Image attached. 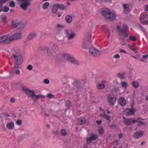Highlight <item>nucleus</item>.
Returning a JSON list of instances; mask_svg holds the SVG:
<instances>
[{
	"instance_id": "obj_40",
	"label": "nucleus",
	"mask_w": 148,
	"mask_h": 148,
	"mask_svg": "<svg viewBox=\"0 0 148 148\" xmlns=\"http://www.w3.org/2000/svg\"><path fill=\"white\" fill-rule=\"evenodd\" d=\"M99 133L101 135L103 134L104 133V129L102 127H101L99 131Z\"/></svg>"
},
{
	"instance_id": "obj_58",
	"label": "nucleus",
	"mask_w": 148,
	"mask_h": 148,
	"mask_svg": "<svg viewBox=\"0 0 148 148\" xmlns=\"http://www.w3.org/2000/svg\"><path fill=\"white\" fill-rule=\"evenodd\" d=\"M20 71L19 70H16L15 71V73L16 74H20Z\"/></svg>"
},
{
	"instance_id": "obj_18",
	"label": "nucleus",
	"mask_w": 148,
	"mask_h": 148,
	"mask_svg": "<svg viewBox=\"0 0 148 148\" xmlns=\"http://www.w3.org/2000/svg\"><path fill=\"white\" fill-rule=\"evenodd\" d=\"M123 7L124 9L125 13L126 14H128L130 11V5L126 3L123 4Z\"/></svg>"
},
{
	"instance_id": "obj_17",
	"label": "nucleus",
	"mask_w": 148,
	"mask_h": 148,
	"mask_svg": "<svg viewBox=\"0 0 148 148\" xmlns=\"http://www.w3.org/2000/svg\"><path fill=\"white\" fill-rule=\"evenodd\" d=\"M37 35V33L35 31L32 32L30 33L27 37V40H32Z\"/></svg>"
},
{
	"instance_id": "obj_52",
	"label": "nucleus",
	"mask_w": 148,
	"mask_h": 148,
	"mask_svg": "<svg viewBox=\"0 0 148 148\" xmlns=\"http://www.w3.org/2000/svg\"><path fill=\"white\" fill-rule=\"evenodd\" d=\"M44 83L46 84H48L49 83V81L48 79H45L44 80Z\"/></svg>"
},
{
	"instance_id": "obj_49",
	"label": "nucleus",
	"mask_w": 148,
	"mask_h": 148,
	"mask_svg": "<svg viewBox=\"0 0 148 148\" xmlns=\"http://www.w3.org/2000/svg\"><path fill=\"white\" fill-rule=\"evenodd\" d=\"M57 27L58 29L63 28L64 27V26L61 25L59 24H58L57 25Z\"/></svg>"
},
{
	"instance_id": "obj_29",
	"label": "nucleus",
	"mask_w": 148,
	"mask_h": 148,
	"mask_svg": "<svg viewBox=\"0 0 148 148\" xmlns=\"http://www.w3.org/2000/svg\"><path fill=\"white\" fill-rule=\"evenodd\" d=\"M82 47L85 49H88L89 46L87 42L84 41L82 44Z\"/></svg>"
},
{
	"instance_id": "obj_25",
	"label": "nucleus",
	"mask_w": 148,
	"mask_h": 148,
	"mask_svg": "<svg viewBox=\"0 0 148 148\" xmlns=\"http://www.w3.org/2000/svg\"><path fill=\"white\" fill-rule=\"evenodd\" d=\"M119 104L122 106H125L126 104V101L125 99L123 97L120 98L119 100Z\"/></svg>"
},
{
	"instance_id": "obj_54",
	"label": "nucleus",
	"mask_w": 148,
	"mask_h": 148,
	"mask_svg": "<svg viewBox=\"0 0 148 148\" xmlns=\"http://www.w3.org/2000/svg\"><path fill=\"white\" fill-rule=\"evenodd\" d=\"M47 97L49 98H51L54 97L53 95L49 93L47 95Z\"/></svg>"
},
{
	"instance_id": "obj_26",
	"label": "nucleus",
	"mask_w": 148,
	"mask_h": 148,
	"mask_svg": "<svg viewBox=\"0 0 148 148\" xmlns=\"http://www.w3.org/2000/svg\"><path fill=\"white\" fill-rule=\"evenodd\" d=\"M120 84L122 88L125 89H127L128 87L127 83L125 81L121 82Z\"/></svg>"
},
{
	"instance_id": "obj_59",
	"label": "nucleus",
	"mask_w": 148,
	"mask_h": 148,
	"mask_svg": "<svg viewBox=\"0 0 148 148\" xmlns=\"http://www.w3.org/2000/svg\"><path fill=\"white\" fill-rule=\"evenodd\" d=\"M128 47L132 50L134 48L132 46L130 45H128Z\"/></svg>"
},
{
	"instance_id": "obj_44",
	"label": "nucleus",
	"mask_w": 148,
	"mask_h": 148,
	"mask_svg": "<svg viewBox=\"0 0 148 148\" xmlns=\"http://www.w3.org/2000/svg\"><path fill=\"white\" fill-rule=\"evenodd\" d=\"M113 144L114 145H117L119 144V141L118 140H115L113 142Z\"/></svg>"
},
{
	"instance_id": "obj_45",
	"label": "nucleus",
	"mask_w": 148,
	"mask_h": 148,
	"mask_svg": "<svg viewBox=\"0 0 148 148\" xmlns=\"http://www.w3.org/2000/svg\"><path fill=\"white\" fill-rule=\"evenodd\" d=\"M71 33L68 30H64V34L67 36H68Z\"/></svg>"
},
{
	"instance_id": "obj_3",
	"label": "nucleus",
	"mask_w": 148,
	"mask_h": 148,
	"mask_svg": "<svg viewBox=\"0 0 148 148\" xmlns=\"http://www.w3.org/2000/svg\"><path fill=\"white\" fill-rule=\"evenodd\" d=\"M63 57L71 63L77 65H79V62L74 58L72 55L66 53L62 54Z\"/></svg>"
},
{
	"instance_id": "obj_30",
	"label": "nucleus",
	"mask_w": 148,
	"mask_h": 148,
	"mask_svg": "<svg viewBox=\"0 0 148 148\" xmlns=\"http://www.w3.org/2000/svg\"><path fill=\"white\" fill-rule=\"evenodd\" d=\"M132 86L135 88H138L139 86V84L138 82L133 81L132 83Z\"/></svg>"
},
{
	"instance_id": "obj_33",
	"label": "nucleus",
	"mask_w": 148,
	"mask_h": 148,
	"mask_svg": "<svg viewBox=\"0 0 148 148\" xmlns=\"http://www.w3.org/2000/svg\"><path fill=\"white\" fill-rule=\"evenodd\" d=\"M66 106L68 108V109H69L71 107V102L69 100L66 101Z\"/></svg>"
},
{
	"instance_id": "obj_31",
	"label": "nucleus",
	"mask_w": 148,
	"mask_h": 148,
	"mask_svg": "<svg viewBox=\"0 0 148 148\" xmlns=\"http://www.w3.org/2000/svg\"><path fill=\"white\" fill-rule=\"evenodd\" d=\"M58 7L57 3L55 4L53 7L52 10L54 13H56L58 11Z\"/></svg>"
},
{
	"instance_id": "obj_1",
	"label": "nucleus",
	"mask_w": 148,
	"mask_h": 148,
	"mask_svg": "<svg viewBox=\"0 0 148 148\" xmlns=\"http://www.w3.org/2000/svg\"><path fill=\"white\" fill-rule=\"evenodd\" d=\"M23 90L25 92L28 97H31L33 99L34 101H36L39 99L42 96L38 95H37L35 94V91L34 90H31L25 86L23 87Z\"/></svg>"
},
{
	"instance_id": "obj_61",
	"label": "nucleus",
	"mask_w": 148,
	"mask_h": 148,
	"mask_svg": "<svg viewBox=\"0 0 148 148\" xmlns=\"http://www.w3.org/2000/svg\"><path fill=\"white\" fill-rule=\"evenodd\" d=\"M143 59H147L148 58V54H147L143 56Z\"/></svg>"
},
{
	"instance_id": "obj_22",
	"label": "nucleus",
	"mask_w": 148,
	"mask_h": 148,
	"mask_svg": "<svg viewBox=\"0 0 148 148\" xmlns=\"http://www.w3.org/2000/svg\"><path fill=\"white\" fill-rule=\"evenodd\" d=\"M105 82L103 81L101 83H98L97 85V88L99 89L102 90L105 88Z\"/></svg>"
},
{
	"instance_id": "obj_50",
	"label": "nucleus",
	"mask_w": 148,
	"mask_h": 148,
	"mask_svg": "<svg viewBox=\"0 0 148 148\" xmlns=\"http://www.w3.org/2000/svg\"><path fill=\"white\" fill-rule=\"evenodd\" d=\"M96 122L97 124L98 125H100L102 123V121L101 120H98L96 121Z\"/></svg>"
},
{
	"instance_id": "obj_63",
	"label": "nucleus",
	"mask_w": 148,
	"mask_h": 148,
	"mask_svg": "<svg viewBox=\"0 0 148 148\" xmlns=\"http://www.w3.org/2000/svg\"><path fill=\"white\" fill-rule=\"evenodd\" d=\"M145 10L146 11H148V4L145 5Z\"/></svg>"
},
{
	"instance_id": "obj_51",
	"label": "nucleus",
	"mask_w": 148,
	"mask_h": 148,
	"mask_svg": "<svg viewBox=\"0 0 148 148\" xmlns=\"http://www.w3.org/2000/svg\"><path fill=\"white\" fill-rule=\"evenodd\" d=\"M27 69L29 70H32L33 69V66L32 65H29L27 66Z\"/></svg>"
},
{
	"instance_id": "obj_20",
	"label": "nucleus",
	"mask_w": 148,
	"mask_h": 148,
	"mask_svg": "<svg viewBox=\"0 0 148 148\" xmlns=\"http://www.w3.org/2000/svg\"><path fill=\"white\" fill-rule=\"evenodd\" d=\"M42 49L43 50H46L47 51V55L49 57H51L52 56V53L50 49H49V47L46 46H42Z\"/></svg>"
},
{
	"instance_id": "obj_56",
	"label": "nucleus",
	"mask_w": 148,
	"mask_h": 148,
	"mask_svg": "<svg viewBox=\"0 0 148 148\" xmlns=\"http://www.w3.org/2000/svg\"><path fill=\"white\" fill-rule=\"evenodd\" d=\"M53 133L54 134H55V135H57V134H58V130H54V131H53Z\"/></svg>"
},
{
	"instance_id": "obj_39",
	"label": "nucleus",
	"mask_w": 148,
	"mask_h": 148,
	"mask_svg": "<svg viewBox=\"0 0 148 148\" xmlns=\"http://www.w3.org/2000/svg\"><path fill=\"white\" fill-rule=\"evenodd\" d=\"M57 4L58 7V8H59L62 10H63L65 8L63 4H60L58 3H57Z\"/></svg>"
},
{
	"instance_id": "obj_2",
	"label": "nucleus",
	"mask_w": 148,
	"mask_h": 148,
	"mask_svg": "<svg viewBox=\"0 0 148 148\" xmlns=\"http://www.w3.org/2000/svg\"><path fill=\"white\" fill-rule=\"evenodd\" d=\"M102 14L104 17L110 20H113L115 19L116 13L114 12H111L110 10L106 8L102 9Z\"/></svg>"
},
{
	"instance_id": "obj_27",
	"label": "nucleus",
	"mask_w": 148,
	"mask_h": 148,
	"mask_svg": "<svg viewBox=\"0 0 148 148\" xmlns=\"http://www.w3.org/2000/svg\"><path fill=\"white\" fill-rule=\"evenodd\" d=\"M101 115L102 116V117L103 118L108 121L110 122L111 121V116H108V115H107L106 114L105 112H104V113L103 114H101Z\"/></svg>"
},
{
	"instance_id": "obj_10",
	"label": "nucleus",
	"mask_w": 148,
	"mask_h": 148,
	"mask_svg": "<svg viewBox=\"0 0 148 148\" xmlns=\"http://www.w3.org/2000/svg\"><path fill=\"white\" fill-rule=\"evenodd\" d=\"M89 51L90 54L95 57H98L100 55L99 51L94 48H91L89 49Z\"/></svg>"
},
{
	"instance_id": "obj_16",
	"label": "nucleus",
	"mask_w": 148,
	"mask_h": 148,
	"mask_svg": "<svg viewBox=\"0 0 148 148\" xmlns=\"http://www.w3.org/2000/svg\"><path fill=\"white\" fill-rule=\"evenodd\" d=\"M49 47L54 52L57 51L59 50V47L57 44L53 42H51L50 43Z\"/></svg>"
},
{
	"instance_id": "obj_53",
	"label": "nucleus",
	"mask_w": 148,
	"mask_h": 148,
	"mask_svg": "<svg viewBox=\"0 0 148 148\" xmlns=\"http://www.w3.org/2000/svg\"><path fill=\"white\" fill-rule=\"evenodd\" d=\"M120 57V56L119 54H117L114 56V58L115 59L119 58Z\"/></svg>"
},
{
	"instance_id": "obj_55",
	"label": "nucleus",
	"mask_w": 148,
	"mask_h": 148,
	"mask_svg": "<svg viewBox=\"0 0 148 148\" xmlns=\"http://www.w3.org/2000/svg\"><path fill=\"white\" fill-rule=\"evenodd\" d=\"M15 101V99L13 97L10 100V101L12 103H14Z\"/></svg>"
},
{
	"instance_id": "obj_15",
	"label": "nucleus",
	"mask_w": 148,
	"mask_h": 148,
	"mask_svg": "<svg viewBox=\"0 0 148 148\" xmlns=\"http://www.w3.org/2000/svg\"><path fill=\"white\" fill-rule=\"evenodd\" d=\"M8 38L6 35H4L0 37V43L3 42L5 44H10Z\"/></svg>"
},
{
	"instance_id": "obj_46",
	"label": "nucleus",
	"mask_w": 148,
	"mask_h": 148,
	"mask_svg": "<svg viewBox=\"0 0 148 148\" xmlns=\"http://www.w3.org/2000/svg\"><path fill=\"white\" fill-rule=\"evenodd\" d=\"M9 10V7L7 6H4L3 7V11L5 12H7Z\"/></svg>"
},
{
	"instance_id": "obj_11",
	"label": "nucleus",
	"mask_w": 148,
	"mask_h": 148,
	"mask_svg": "<svg viewBox=\"0 0 148 148\" xmlns=\"http://www.w3.org/2000/svg\"><path fill=\"white\" fill-rule=\"evenodd\" d=\"M123 118L124 119V123L126 125H129L133 124L135 122H138V119L135 120L133 119H125V117L123 116Z\"/></svg>"
},
{
	"instance_id": "obj_62",
	"label": "nucleus",
	"mask_w": 148,
	"mask_h": 148,
	"mask_svg": "<svg viewBox=\"0 0 148 148\" xmlns=\"http://www.w3.org/2000/svg\"><path fill=\"white\" fill-rule=\"evenodd\" d=\"M8 0H0V1L3 3H5Z\"/></svg>"
},
{
	"instance_id": "obj_12",
	"label": "nucleus",
	"mask_w": 148,
	"mask_h": 148,
	"mask_svg": "<svg viewBox=\"0 0 148 148\" xmlns=\"http://www.w3.org/2000/svg\"><path fill=\"white\" fill-rule=\"evenodd\" d=\"M22 1L23 2L21 4L20 7L22 9L26 10L31 3H29L28 0H22Z\"/></svg>"
},
{
	"instance_id": "obj_6",
	"label": "nucleus",
	"mask_w": 148,
	"mask_h": 148,
	"mask_svg": "<svg viewBox=\"0 0 148 148\" xmlns=\"http://www.w3.org/2000/svg\"><path fill=\"white\" fill-rule=\"evenodd\" d=\"M15 63L21 64L23 61V57L21 55L13 54L12 58Z\"/></svg>"
},
{
	"instance_id": "obj_60",
	"label": "nucleus",
	"mask_w": 148,
	"mask_h": 148,
	"mask_svg": "<svg viewBox=\"0 0 148 148\" xmlns=\"http://www.w3.org/2000/svg\"><path fill=\"white\" fill-rule=\"evenodd\" d=\"M3 6V4L0 2V12L2 10V7Z\"/></svg>"
},
{
	"instance_id": "obj_14",
	"label": "nucleus",
	"mask_w": 148,
	"mask_h": 148,
	"mask_svg": "<svg viewBox=\"0 0 148 148\" xmlns=\"http://www.w3.org/2000/svg\"><path fill=\"white\" fill-rule=\"evenodd\" d=\"M23 25V23L21 22L15 23H14L13 20L12 21L11 23V27L12 28H15L16 29L20 28Z\"/></svg>"
},
{
	"instance_id": "obj_42",
	"label": "nucleus",
	"mask_w": 148,
	"mask_h": 148,
	"mask_svg": "<svg viewBox=\"0 0 148 148\" xmlns=\"http://www.w3.org/2000/svg\"><path fill=\"white\" fill-rule=\"evenodd\" d=\"M61 134L63 136L66 135L67 134V132L65 129H62L61 131Z\"/></svg>"
},
{
	"instance_id": "obj_38",
	"label": "nucleus",
	"mask_w": 148,
	"mask_h": 148,
	"mask_svg": "<svg viewBox=\"0 0 148 148\" xmlns=\"http://www.w3.org/2000/svg\"><path fill=\"white\" fill-rule=\"evenodd\" d=\"M117 76L121 79L124 78V74L123 73H119L117 74Z\"/></svg>"
},
{
	"instance_id": "obj_8",
	"label": "nucleus",
	"mask_w": 148,
	"mask_h": 148,
	"mask_svg": "<svg viewBox=\"0 0 148 148\" xmlns=\"http://www.w3.org/2000/svg\"><path fill=\"white\" fill-rule=\"evenodd\" d=\"M74 84L76 86V89L77 90H81V88H82L85 86L84 84H85V82L83 80H78L74 82Z\"/></svg>"
},
{
	"instance_id": "obj_37",
	"label": "nucleus",
	"mask_w": 148,
	"mask_h": 148,
	"mask_svg": "<svg viewBox=\"0 0 148 148\" xmlns=\"http://www.w3.org/2000/svg\"><path fill=\"white\" fill-rule=\"evenodd\" d=\"M1 19L4 23H5L7 21V17L6 16L1 15Z\"/></svg>"
},
{
	"instance_id": "obj_34",
	"label": "nucleus",
	"mask_w": 148,
	"mask_h": 148,
	"mask_svg": "<svg viewBox=\"0 0 148 148\" xmlns=\"http://www.w3.org/2000/svg\"><path fill=\"white\" fill-rule=\"evenodd\" d=\"M129 39L132 41L135 42L137 38L132 35H131L129 37Z\"/></svg>"
},
{
	"instance_id": "obj_9",
	"label": "nucleus",
	"mask_w": 148,
	"mask_h": 148,
	"mask_svg": "<svg viewBox=\"0 0 148 148\" xmlns=\"http://www.w3.org/2000/svg\"><path fill=\"white\" fill-rule=\"evenodd\" d=\"M21 36V34L18 33H16L14 35L10 36L8 38L9 40H10V43L13 40H18L20 39Z\"/></svg>"
},
{
	"instance_id": "obj_21",
	"label": "nucleus",
	"mask_w": 148,
	"mask_h": 148,
	"mask_svg": "<svg viewBox=\"0 0 148 148\" xmlns=\"http://www.w3.org/2000/svg\"><path fill=\"white\" fill-rule=\"evenodd\" d=\"M124 112L129 115L133 114L134 113V109L133 108H127L125 109Z\"/></svg>"
},
{
	"instance_id": "obj_57",
	"label": "nucleus",
	"mask_w": 148,
	"mask_h": 148,
	"mask_svg": "<svg viewBox=\"0 0 148 148\" xmlns=\"http://www.w3.org/2000/svg\"><path fill=\"white\" fill-rule=\"evenodd\" d=\"M120 51L121 53H127L125 50L122 49H120Z\"/></svg>"
},
{
	"instance_id": "obj_41",
	"label": "nucleus",
	"mask_w": 148,
	"mask_h": 148,
	"mask_svg": "<svg viewBox=\"0 0 148 148\" xmlns=\"http://www.w3.org/2000/svg\"><path fill=\"white\" fill-rule=\"evenodd\" d=\"M15 4L14 1H11L9 3V6L11 7L14 8L15 7Z\"/></svg>"
},
{
	"instance_id": "obj_7",
	"label": "nucleus",
	"mask_w": 148,
	"mask_h": 148,
	"mask_svg": "<svg viewBox=\"0 0 148 148\" xmlns=\"http://www.w3.org/2000/svg\"><path fill=\"white\" fill-rule=\"evenodd\" d=\"M98 138V136L95 134H92L90 137L86 138V143L88 145H89L92 141L95 140Z\"/></svg>"
},
{
	"instance_id": "obj_43",
	"label": "nucleus",
	"mask_w": 148,
	"mask_h": 148,
	"mask_svg": "<svg viewBox=\"0 0 148 148\" xmlns=\"http://www.w3.org/2000/svg\"><path fill=\"white\" fill-rule=\"evenodd\" d=\"M16 123L17 125H21L22 124V121L20 119L17 120L16 121Z\"/></svg>"
},
{
	"instance_id": "obj_5",
	"label": "nucleus",
	"mask_w": 148,
	"mask_h": 148,
	"mask_svg": "<svg viewBox=\"0 0 148 148\" xmlns=\"http://www.w3.org/2000/svg\"><path fill=\"white\" fill-rule=\"evenodd\" d=\"M140 19L141 22L144 25L148 24V13L146 12L142 13L140 15Z\"/></svg>"
},
{
	"instance_id": "obj_48",
	"label": "nucleus",
	"mask_w": 148,
	"mask_h": 148,
	"mask_svg": "<svg viewBox=\"0 0 148 148\" xmlns=\"http://www.w3.org/2000/svg\"><path fill=\"white\" fill-rule=\"evenodd\" d=\"M118 135V138L119 139H121L123 138V134L122 133H119Z\"/></svg>"
},
{
	"instance_id": "obj_23",
	"label": "nucleus",
	"mask_w": 148,
	"mask_h": 148,
	"mask_svg": "<svg viewBox=\"0 0 148 148\" xmlns=\"http://www.w3.org/2000/svg\"><path fill=\"white\" fill-rule=\"evenodd\" d=\"M78 124L79 125H81L86 123L87 121V119L84 117H81L79 118L78 119Z\"/></svg>"
},
{
	"instance_id": "obj_64",
	"label": "nucleus",
	"mask_w": 148,
	"mask_h": 148,
	"mask_svg": "<svg viewBox=\"0 0 148 148\" xmlns=\"http://www.w3.org/2000/svg\"><path fill=\"white\" fill-rule=\"evenodd\" d=\"M132 50L136 53L137 52V50L136 49H135L134 48V49Z\"/></svg>"
},
{
	"instance_id": "obj_35",
	"label": "nucleus",
	"mask_w": 148,
	"mask_h": 148,
	"mask_svg": "<svg viewBox=\"0 0 148 148\" xmlns=\"http://www.w3.org/2000/svg\"><path fill=\"white\" fill-rule=\"evenodd\" d=\"M21 64H18L15 63L13 68V70H14L15 71L16 69H20V67L19 66Z\"/></svg>"
},
{
	"instance_id": "obj_13",
	"label": "nucleus",
	"mask_w": 148,
	"mask_h": 148,
	"mask_svg": "<svg viewBox=\"0 0 148 148\" xmlns=\"http://www.w3.org/2000/svg\"><path fill=\"white\" fill-rule=\"evenodd\" d=\"M108 99L110 104L114 106L116 102V98L113 96L109 95L108 96Z\"/></svg>"
},
{
	"instance_id": "obj_47",
	"label": "nucleus",
	"mask_w": 148,
	"mask_h": 148,
	"mask_svg": "<svg viewBox=\"0 0 148 148\" xmlns=\"http://www.w3.org/2000/svg\"><path fill=\"white\" fill-rule=\"evenodd\" d=\"M112 0H102V1L103 3L110 4L111 3Z\"/></svg>"
},
{
	"instance_id": "obj_28",
	"label": "nucleus",
	"mask_w": 148,
	"mask_h": 148,
	"mask_svg": "<svg viewBox=\"0 0 148 148\" xmlns=\"http://www.w3.org/2000/svg\"><path fill=\"white\" fill-rule=\"evenodd\" d=\"M65 20L67 23H71L72 20V16L70 15H67L65 17Z\"/></svg>"
},
{
	"instance_id": "obj_4",
	"label": "nucleus",
	"mask_w": 148,
	"mask_h": 148,
	"mask_svg": "<svg viewBox=\"0 0 148 148\" xmlns=\"http://www.w3.org/2000/svg\"><path fill=\"white\" fill-rule=\"evenodd\" d=\"M117 29L119 34H120L122 33L124 37L127 38L128 37L127 32L128 30V27L127 26L124 25L122 29H121L119 26H118L117 27Z\"/></svg>"
},
{
	"instance_id": "obj_19",
	"label": "nucleus",
	"mask_w": 148,
	"mask_h": 148,
	"mask_svg": "<svg viewBox=\"0 0 148 148\" xmlns=\"http://www.w3.org/2000/svg\"><path fill=\"white\" fill-rule=\"evenodd\" d=\"M144 134V132L139 131L135 133L134 134V137L135 138L138 139L141 137Z\"/></svg>"
},
{
	"instance_id": "obj_36",
	"label": "nucleus",
	"mask_w": 148,
	"mask_h": 148,
	"mask_svg": "<svg viewBox=\"0 0 148 148\" xmlns=\"http://www.w3.org/2000/svg\"><path fill=\"white\" fill-rule=\"evenodd\" d=\"M49 3L48 2L45 3L42 5V8L44 9H46L47 8L48 6L49 5Z\"/></svg>"
},
{
	"instance_id": "obj_24",
	"label": "nucleus",
	"mask_w": 148,
	"mask_h": 148,
	"mask_svg": "<svg viewBox=\"0 0 148 148\" xmlns=\"http://www.w3.org/2000/svg\"><path fill=\"white\" fill-rule=\"evenodd\" d=\"M14 124L13 122H10L7 123L6 127L8 129L12 130L14 127Z\"/></svg>"
},
{
	"instance_id": "obj_32",
	"label": "nucleus",
	"mask_w": 148,
	"mask_h": 148,
	"mask_svg": "<svg viewBox=\"0 0 148 148\" xmlns=\"http://www.w3.org/2000/svg\"><path fill=\"white\" fill-rule=\"evenodd\" d=\"M75 36L74 33L71 32V34L68 36V39L69 40H71L74 38Z\"/></svg>"
}]
</instances>
